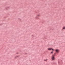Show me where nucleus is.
Segmentation results:
<instances>
[{
    "instance_id": "f257e3e1",
    "label": "nucleus",
    "mask_w": 65,
    "mask_h": 65,
    "mask_svg": "<svg viewBox=\"0 0 65 65\" xmlns=\"http://www.w3.org/2000/svg\"><path fill=\"white\" fill-rule=\"evenodd\" d=\"M47 50H48V51H51V50H52V51H54V49L52 48H47Z\"/></svg>"
},
{
    "instance_id": "f03ea898",
    "label": "nucleus",
    "mask_w": 65,
    "mask_h": 65,
    "mask_svg": "<svg viewBox=\"0 0 65 65\" xmlns=\"http://www.w3.org/2000/svg\"><path fill=\"white\" fill-rule=\"evenodd\" d=\"M51 59L52 60H55V56H54V55H52V56Z\"/></svg>"
},
{
    "instance_id": "7ed1b4c3",
    "label": "nucleus",
    "mask_w": 65,
    "mask_h": 65,
    "mask_svg": "<svg viewBox=\"0 0 65 65\" xmlns=\"http://www.w3.org/2000/svg\"><path fill=\"white\" fill-rule=\"evenodd\" d=\"M40 14H37V16L36 17V18L37 19H39V18L38 17H40Z\"/></svg>"
},
{
    "instance_id": "20e7f679",
    "label": "nucleus",
    "mask_w": 65,
    "mask_h": 65,
    "mask_svg": "<svg viewBox=\"0 0 65 65\" xmlns=\"http://www.w3.org/2000/svg\"><path fill=\"white\" fill-rule=\"evenodd\" d=\"M55 51L56 53H58L59 52V50L58 49H55Z\"/></svg>"
},
{
    "instance_id": "39448f33",
    "label": "nucleus",
    "mask_w": 65,
    "mask_h": 65,
    "mask_svg": "<svg viewBox=\"0 0 65 65\" xmlns=\"http://www.w3.org/2000/svg\"><path fill=\"white\" fill-rule=\"evenodd\" d=\"M62 60H60V59H59L58 60V63L59 64H61V62Z\"/></svg>"
},
{
    "instance_id": "423d86ee",
    "label": "nucleus",
    "mask_w": 65,
    "mask_h": 65,
    "mask_svg": "<svg viewBox=\"0 0 65 65\" xmlns=\"http://www.w3.org/2000/svg\"><path fill=\"white\" fill-rule=\"evenodd\" d=\"M54 51H52L51 52H50L51 54H53V52H54Z\"/></svg>"
},
{
    "instance_id": "0eeeda50",
    "label": "nucleus",
    "mask_w": 65,
    "mask_h": 65,
    "mask_svg": "<svg viewBox=\"0 0 65 65\" xmlns=\"http://www.w3.org/2000/svg\"><path fill=\"white\" fill-rule=\"evenodd\" d=\"M62 30H65V26H63V27L62 28Z\"/></svg>"
},
{
    "instance_id": "6e6552de",
    "label": "nucleus",
    "mask_w": 65,
    "mask_h": 65,
    "mask_svg": "<svg viewBox=\"0 0 65 65\" xmlns=\"http://www.w3.org/2000/svg\"><path fill=\"white\" fill-rule=\"evenodd\" d=\"M47 60H48L47 59H46L44 60V61H47Z\"/></svg>"
},
{
    "instance_id": "1a4fd4ad",
    "label": "nucleus",
    "mask_w": 65,
    "mask_h": 65,
    "mask_svg": "<svg viewBox=\"0 0 65 65\" xmlns=\"http://www.w3.org/2000/svg\"><path fill=\"white\" fill-rule=\"evenodd\" d=\"M19 57V56H16V58H17V57Z\"/></svg>"
},
{
    "instance_id": "9d476101",
    "label": "nucleus",
    "mask_w": 65,
    "mask_h": 65,
    "mask_svg": "<svg viewBox=\"0 0 65 65\" xmlns=\"http://www.w3.org/2000/svg\"><path fill=\"white\" fill-rule=\"evenodd\" d=\"M56 53H54V56H55V55H56Z\"/></svg>"
},
{
    "instance_id": "9b49d317",
    "label": "nucleus",
    "mask_w": 65,
    "mask_h": 65,
    "mask_svg": "<svg viewBox=\"0 0 65 65\" xmlns=\"http://www.w3.org/2000/svg\"><path fill=\"white\" fill-rule=\"evenodd\" d=\"M32 36H33V35H32Z\"/></svg>"
}]
</instances>
